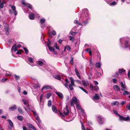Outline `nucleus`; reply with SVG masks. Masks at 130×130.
<instances>
[{
	"mask_svg": "<svg viewBox=\"0 0 130 130\" xmlns=\"http://www.w3.org/2000/svg\"><path fill=\"white\" fill-rule=\"evenodd\" d=\"M22 3L25 6L28 7V8L31 9H32V7L31 5L26 3L24 1H22Z\"/></svg>",
	"mask_w": 130,
	"mask_h": 130,
	"instance_id": "5",
	"label": "nucleus"
},
{
	"mask_svg": "<svg viewBox=\"0 0 130 130\" xmlns=\"http://www.w3.org/2000/svg\"><path fill=\"white\" fill-rule=\"evenodd\" d=\"M45 21V20L44 19H42L40 20V22L41 23V27L43 28L45 27V26H43L44 25V22Z\"/></svg>",
	"mask_w": 130,
	"mask_h": 130,
	"instance_id": "7",
	"label": "nucleus"
},
{
	"mask_svg": "<svg viewBox=\"0 0 130 130\" xmlns=\"http://www.w3.org/2000/svg\"><path fill=\"white\" fill-rule=\"evenodd\" d=\"M48 48L50 51L53 52H54L55 51V50L53 48L50 47H49Z\"/></svg>",
	"mask_w": 130,
	"mask_h": 130,
	"instance_id": "46",
	"label": "nucleus"
},
{
	"mask_svg": "<svg viewBox=\"0 0 130 130\" xmlns=\"http://www.w3.org/2000/svg\"><path fill=\"white\" fill-rule=\"evenodd\" d=\"M119 117V119L120 121H124V119H125V117H123L122 116H121L120 115H118V116Z\"/></svg>",
	"mask_w": 130,
	"mask_h": 130,
	"instance_id": "21",
	"label": "nucleus"
},
{
	"mask_svg": "<svg viewBox=\"0 0 130 130\" xmlns=\"http://www.w3.org/2000/svg\"><path fill=\"white\" fill-rule=\"evenodd\" d=\"M11 75L10 73L9 72H7L5 74V75L6 76H10Z\"/></svg>",
	"mask_w": 130,
	"mask_h": 130,
	"instance_id": "53",
	"label": "nucleus"
},
{
	"mask_svg": "<svg viewBox=\"0 0 130 130\" xmlns=\"http://www.w3.org/2000/svg\"><path fill=\"white\" fill-rule=\"evenodd\" d=\"M99 98V95L97 94H96L95 96L93 97L92 99L93 100H98Z\"/></svg>",
	"mask_w": 130,
	"mask_h": 130,
	"instance_id": "13",
	"label": "nucleus"
},
{
	"mask_svg": "<svg viewBox=\"0 0 130 130\" xmlns=\"http://www.w3.org/2000/svg\"><path fill=\"white\" fill-rule=\"evenodd\" d=\"M27 125L30 128H32L34 130H37L35 127L30 124H28Z\"/></svg>",
	"mask_w": 130,
	"mask_h": 130,
	"instance_id": "24",
	"label": "nucleus"
},
{
	"mask_svg": "<svg viewBox=\"0 0 130 130\" xmlns=\"http://www.w3.org/2000/svg\"><path fill=\"white\" fill-rule=\"evenodd\" d=\"M78 102L76 97H73L70 102V104L71 106H73L74 104H77Z\"/></svg>",
	"mask_w": 130,
	"mask_h": 130,
	"instance_id": "2",
	"label": "nucleus"
},
{
	"mask_svg": "<svg viewBox=\"0 0 130 130\" xmlns=\"http://www.w3.org/2000/svg\"><path fill=\"white\" fill-rule=\"evenodd\" d=\"M8 121L11 127H13V124L11 121L10 120H8Z\"/></svg>",
	"mask_w": 130,
	"mask_h": 130,
	"instance_id": "26",
	"label": "nucleus"
},
{
	"mask_svg": "<svg viewBox=\"0 0 130 130\" xmlns=\"http://www.w3.org/2000/svg\"><path fill=\"white\" fill-rule=\"evenodd\" d=\"M33 58H31V57H29L28 58V60L30 63L33 62Z\"/></svg>",
	"mask_w": 130,
	"mask_h": 130,
	"instance_id": "45",
	"label": "nucleus"
},
{
	"mask_svg": "<svg viewBox=\"0 0 130 130\" xmlns=\"http://www.w3.org/2000/svg\"><path fill=\"white\" fill-rule=\"evenodd\" d=\"M51 95V93H48L46 94V97L47 99H48L50 96Z\"/></svg>",
	"mask_w": 130,
	"mask_h": 130,
	"instance_id": "35",
	"label": "nucleus"
},
{
	"mask_svg": "<svg viewBox=\"0 0 130 130\" xmlns=\"http://www.w3.org/2000/svg\"><path fill=\"white\" fill-rule=\"evenodd\" d=\"M17 118L18 119L21 121H22L23 119V117L22 116H18Z\"/></svg>",
	"mask_w": 130,
	"mask_h": 130,
	"instance_id": "37",
	"label": "nucleus"
},
{
	"mask_svg": "<svg viewBox=\"0 0 130 130\" xmlns=\"http://www.w3.org/2000/svg\"><path fill=\"white\" fill-rule=\"evenodd\" d=\"M68 107L66 105V108L64 109L63 110V113L65 115H68L69 113V111L68 110Z\"/></svg>",
	"mask_w": 130,
	"mask_h": 130,
	"instance_id": "3",
	"label": "nucleus"
},
{
	"mask_svg": "<svg viewBox=\"0 0 130 130\" xmlns=\"http://www.w3.org/2000/svg\"><path fill=\"white\" fill-rule=\"evenodd\" d=\"M11 9L14 12V14L15 15H16L17 14V12L16 10V7L14 6L11 5L10 6Z\"/></svg>",
	"mask_w": 130,
	"mask_h": 130,
	"instance_id": "8",
	"label": "nucleus"
},
{
	"mask_svg": "<svg viewBox=\"0 0 130 130\" xmlns=\"http://www.w3.org/2000/svg\"><path fill=\"white\" fill-rule=\"evenodd\" d=\"M16 106L15 105L12 107H10L9 108V109L10 110H12L16 109Z\"/></svg>",
	"mask_w": 130,
	"mask_h": 130,
	"instance_id": "25",
	"label": "nucleus"
},
{
	"mask_svg": "<svg viewBox=\"0 0 130 130\" xmlns=\"http://www.w3.org/2000/svg\"><path fill=\"white\" fill-rule=\"evenodd\" d=\"M82 85L84 87H87L88 85V82L87 81L85 80L82 81Z\"/></svg>",
	"mask_w": 130,
	"mask_h": 130,
	"instance_id": "10",
	"label": "nucleus"
},
{
	"mask_svg": "<svg viewBox=\"0 0 130 130\" xmlns=\"http://www.w3.org/2000/svg\"><path fill=\"white\" fill-rule=\"evenodd\" d=\"M76 108L77 109L79 110H81L82 109L80 106L79 105L77 104H76Z\"/></svg>",
	"mask_w": 130,
	"mask_h": 130,
	"instance_id": "41",
	"label": "nucleus"
},
{
	"mask_svg": "<svg viewBox=\"0 0 130 130\" xmlns=\"http://www.w3.org/2000/svg\"><path fill=\"white\" fill-rule=\"evenodd\" d=\"M29 19L31 20H33L35 18V16L34 14L33 13H31L29 14Z\"/></svg>",
	"mask_w": 130,
	"mask_h": 130,
	"instance_id": "11",
	"label": "nucleus"
},
{
	"mask_svg": "<svg viewBox=\"0 0 130 130\" xmlns=\"http://www.w3.org/2000/svg\"><path fill=\"white\" fill-rule=\"evenodd\" d=\"M52 34L54 35H55L56 34V33L55 30H53L52 31Z\"/></svg>",
	"mask_w": 130,
	"mask_h": 130,
	"instance_id": "62",
	"label": "nucleus"
},
{
	"mask_svg": "<svg viewBox=\"0 0 130 130\" xmlns=\"http://www.w3.org/2000/svg\"><path fill=\"white\" fill-rule=\"evenodd\" d=\"M18 110L19 112L22 114L23 113V112L22 110L20 108H18Z\"/></svg>",
	"mask_w": 130,
	"mask_h": 130,
	"instance_id": "48",
	"label": "nucleus"
},
{
	"mask_svg": "<svg viewBox=\"0 0 130 130\" xmlns=\"http://www.w3.org/2000/svg\"><path fill=\"white\" fill-rule=\"evenodd\" d=\"M99 89V88L98 86H94L93 90H95L96 91H98Z\"/></svg>",
	"mask_w": 130,
	"mask_h": 130,
	"instance_id": "36",
	"label": "nucleus"
},
{
	"mask_svg": "<svg viewBox=\"0 0 130 130\" xmlns=\"http://www.w3.org/2000/svg\"><path fill=\"white\" fill-rule=\"evenodd\" d=\"M52 109L53 111L55 112H56L57 111V109H56L55 107L54 106H52Z\"/></svg>",
	"mask_w": 130,
	"mask_h": 130,
	"instance_id": "29",
	"label": "nucleus"
},
{
	"mask_svg": "<svg viewBox=\"0 0 130 130\" xmlns=\"http://www.w3.org/2000/svg\"><path fill=\"white\" fill-rule=\"evenodd\" d=\"M73 85L71 84H70L69 85V87L71 90H72L73 89Z\"/></svg>",
	"mask_w": 130,
	"mask_h": 130,
	"instance_id": "39",
	"label": "nucleus"
},
{
	"mask_svg": "<svg viewBox=\"0 0 130 130\" xmlns=\"http://www.w3.org/2000/svg\"><path fill=\"white\" fill-rule=\"evenodd\" d=\"M15 78L16 79H19V77L16 75H15Z\"/></svg>",
	"mask_w": 130,
	"mask_h": 130,
	"instance_id": "63",
	"label": "nucleus"
},
{
	"mask_svg": "<svg viewBox=\"0 0 130 130\" xmlns=\"http://www.w3.org/2000/svg\"><path fill=\"white\" fill-rule=\"evenodd\" d=\"M37 62V64L40 66H42L44 64V62H43L41 61H38Z\"/></svg>",
	"mask_w": 130,
	"mask_h": 130,
	"instance_id": "18",
	"label": "nucleus"
},
{
	"mask_svg": "<svg viewBox=\"0 0 130 130\" xmlns=\"http://www.w3.org/2000/svg\"><path fill=\"white\" fill-rule=\"evenodd\" d=\"M120 84L122 88L121 90L122 91H124L126 90V85L124 83H123L122 82H121Z\"/></svg>",
	"mask_w": 130,
	"mask_h": 130,
	"instance_id": "6",
	"label": "nucleus"
},
{
	"mask_svg": "<svg viewBox=\"0 0 130 130\" xmlns=\"http://www.w3.org/2000/svg\"><path fill=\"white\" fill-rule=\"evenodd\" d=\"M74 23L75 24H78V25H82V24L80 23H79L78 22V21L77 20H75L74 21Z\"/></svg>",
	"mask_w": 130,
	"mask_h": 130,
	"instance_id": "38",
	"label": "nucleus"
},
{
	"mask_svg": "<svg viewBox=\"0 0 130 130\" xmlns=\"http://www.w3.org/2000/svg\"><path fill=\"white\" fill-rule=\"evenodd\" d=\"M80 110L81 111L82 113V114L83 115H84V116H85V115L84 110H83L82 109H81Z\"/></svg>",
	"mask_w": 130,
	"mask_h": 130,
	"instance_id": "56",
	"label": "nucleus"
},
{
	"mask_svg": "<svg viewBox=\"0 0 130 130\" xmlns=\"http://www.w3.org/2000/svg\"><path fill=\"white\" fill-rule=\"evenodd\" d=\"M93 83L96 85H98V82L96 81H94V82H93Z\"/></svg>",
	"mask_w": 130,
	"mask_h": 130,
	"instance_id": "58",
	"label": "nucleus"
},
{
	"mask_svg": "<svg viewBox=\"0 0 130 130\" xmlns=\"http://www.w3.org/2000/svg\"><path fill=\"white\" fill-rule=\"evenodd\" d=\"M24 50L25 51L26 53H27L28 52V50L26 48L24 47Z\"/></svg>",
	"mask_w": 130,
	"mask_h": 130,
	"instance_id": "59",
	"label": "nucleus"
},
{
	"mask_svg": "<svg viewBox=\"0 0 130 130\" xmlns=\"http://www.w3.org/2000/svg\"><path fill=\"white\" fill-rule=\"evenodd\" d=\"M46 45L49 48V47H50L51 45V43L50 41H48V42H47L46 43Z\"/></svg>",
	"mask_w": 130,
	"mask_h": 130,
	"instance_id": "42",
	"label": "nucleus"
},
{
	"mask_svg": "<svg viewBox=\"0 0 130 130\" xmlns=\"http://www.w3.org/2000/svg\"><path fill=\"white\" fill-rule=\"evenodd\" d=\"M90 88L92 90H93V88H94V87H93L92 86V84H90Z\"/></svg>",
	"mask_w": 130,
	"mask_h": 130,
	"instance_id": "54",
	"label": "nucleus"
},
{
	"mask_svg": "<svg viewBox=\"0 0 130 130\" xmlns=\"http://www.w3.org/2000/svg\"><path fill=\"white\" fill-rule=\"evenodd\" d=\"M65 47H66V49L67 50L69 51L71 50V48L70 46L69 45H66L65 46Z\"/></svg>",
	"mask_w": 130,
	"mask_h": 130,
	"instance_id": "43",
	"label": "nucleus"
},
{
	"mask_svg": "<svg viewBox=\"0 0 130 130\" xmlns=\"http://www.w3.org/2000/svg\"><path fill=\"white\" fill-rule=\"evenodd\" d=\"M103 119L101 115H99L97 116V120L99 122V123L102 124L103 123V122L102 120Z\"/></svg>",
	"mask_w": 130,
	"mask_h": 130,
	"instance_id": "4",
	"label": "nucleus"
},
{
	"mask_svg": "<svg viewBox=\"0 0 130 130\" xmlns=\"http://www.w3.org/2000/svg\"><path fill=\"white\" fill-rule=\"evenodd\" d=\"M125 72V70L123 69H119V72L120 74L123 73Z\"/></svg>",
	"mask_w": 130,
	"mask_h": 130,
	"instance_id": "22",
	"label": "nucleus"
},
{
	"mask_svg": "<svg viewBox=\"0 0 130 130\" xmlns=\"http://www.w3.org/2000/svg\"><path fill=\"white\" fill-rule=\"evenodd\" d=\"M22 101L23 102L24 104L25 105H27L28 104V102L27 100H25L24 99H23Z\"/></svg>",
	"mask_w": 130,
	"mask_h": 130,
	"instance_id": "23",
	"label": "nucleus"
},
{
	"mask_svg": "<svg viewBox=\"0 0 130 130\" xmlns=\"http://www.w3.org/2000/svg\"><path fill=\"white\" fill-rule=\"evenodd\" d=\"M50 89H51V87L50 86L48 85H46L44 86L43 88L42 89V90H43L44 89L47 90Z\"/></svg>",
	"mask_w": 130,
	"mask_h": 130,
	"instance_id": "17",
	"label": "nucleus"
},
{
	"mask_svg": "<svg viewBox=\"0 0 130 130\" xmlns=\"http://www.w3.org/2000/svg\"><path fill=\"white\" fill-rule=\"evenodd\" d=\"M119 103L117 101H115L111 103V104L112 106H115L116 105H118Z\"/></svg>",
	"mask_w": 130,
	"mask_h": 130,
	"instance_id": "27",
	"label": "nucleus"
},
{
	"mask_svg": "<svg viewBox=\"0 0 130 130\" xmlns=\"http://www.w3.org/2000/svg\"><path fill=\"white\" fill-rule=\"evenodd\" d=\"M117 4V3L115 2L114 1L112 3H111L110 4V5H116Z\"/></svg>",
	"mask_w": 130,
	"mask_h": 130,
	"instance_id": "52",
	"label": "nucleus"
},
{
	"mask_svg": "<svg viewBox=\"0 0 130 130\" xmlns=\"http://www.w3.org/2000/svg\"><path fill=\"white\" fill-rule=\"evenodd\" d=\"M80 123H81V124H82V130H86L85 128V127L84 126V125L83 124V123L82 122L81 120H80Z\"/></svg>",
	"mask_w": 130,
	"mask_h": 130,
	"instance_id": "34",
	"label": "nucleus"
},
{
	"mask_svg": "<svg viewBox=\"0 0 130 130\" xmlns=\"http://www.w3.org/2000/svg\"><path fill=\"white\" fill-rule=\"evenodd\" d=\"M8 79L6 78H2L1 80V81L2 82H4L7 80Z\"/></svg>",
	"mask_w": 130,
	"mask_h": 130,
	"instance_id": "47",
	"label": "nucleus"
},
{
	"mask_svg": "<svg viewBox=\"0 0 130 130\" xmlns=\"http://www.w3.org/2000/svg\"><path fill=\"white\" fill-rule=\"evenodd\" d=\"M52 104V101L51 100H49L48 102V106L49 107H51Z\"/></svg>",
	"mask_w": 130,
	"mask_h": 130,
	"instance_id": "31",
	"label": "nucleus"
},
{
	"mask_svg": "<svg viewBox=\"0 0 130 130\" xmlns=\"http://www.w3.org/2000/svg\"><path fill=\"white\" fill-rule=\"evenodd\" d=\"M130 94V93L129 92H128L127 91H124V92L123 93V95H127V94Z\"/></svg>",
	"mask_w": 130,
	"mask_h": 130,
	"instance_id": "44",
	"label": "nucleus"
},
{
	"mask_svg": "<svg viewBox=\"0 0 130 130\" xmlns=\"http://www.w3.org/2000/svg\"><path fill=\"white\" fill-rule=\"evenodd\" d=\"M43 95H41L40 96V102H41L42 100V98L43 97Z\"/></svg>",
	"mask_w": 130,
	"mask_h": 130,
	"instance_id": "57",
	"label": "nucleus"
},
{
	"mask_svg": "<svg viewBox=\"0 0 130 130\" xmlns=\"http://www.w3.org/2000/svg\"><path fill=\"white\" fill-rule=\"evenodd\" d=\"M32 111L34 114V116L36 119L39 118L37 112L34 111Z\"/></svg>",
	"mask_w": 130,
	"mask_h": 130,
	"instance_id": "20",
	"label": "nucleus"
},
{
	"mask_svg": "<svg viewBox=\"0 0 130 130\" xmlns=\"http://www.w3.org/2000/svg\"><path fill=\"white\" fill-rule=\"evenodd\" d=\"M54 77L55 78L59 80L61 79V77L59 76L58 75H54Z\"/></svg>",
	"mask_w": 130,
	"mask_h": 130,
	"instance_id": "30",
	"label": "nucleus"
},
{
	"mask_svg": "<svg viewBox=\"0 0 130 130\" xmlns=\"http://www.w3.org/2000/svg\"><path fill=\"white\" fill-rule=\"evenodd\" d=\"M75 72L76 73V74L77 75V76H78V78L80 79L81 77L80 76V74L76 69H75Z\"/></svg>",
	"mask_w": 130,
	"mask_h": 130,
	"instance_id": "19",
	"label": "nucleus"
},
{
	"mask_svg": "<svg viewBox=\"0 0 130 130\" xmlns=\"http://www.w3.org/2000/svg\"><path fill=\"white\" fill-rule=\"evenodd\" d=\"M70 80H71V84L73 85V86H75V84L74 83V80L73 79V78L72 77H71L70 78Z\"/></svg>",
	"mask_w": 130,
	"mask_h": 130,
	"instance_id": "28",
	"label": "nucleus"
},
{
	"mask_svg": "<svg viewBox=\"0 0 130 130\" xmlns=\"http://www.w3.org/2000/svg\"><path fill=\"white\" fill-rule=\"evenodd\" d=\"M113 88L116 91L119 92L120 91V89L119 86L117 85H115L113 86Z\"/></svg>",
	"mask_w": 130,
	"mask_h": 130,
	"instance_id": "9",
	"label": "nucleus"
},
{
	"mask_svg": "<svg viewBox=\"0 0 130 130\" xmlns=\"http://www.w3.org/2000/svg\"><path fill=\"white\" fill-rule=\"evenodd\" d=\"M36 119L37 120V121L39 123H40L41 122V120L39 117Z\"/></svg>",
	"mask_w": 130,
	"mask_h": 130,
	"instance_id": "60",
	"label": "nucleus"
},
{
	"mask_svg": "<svg viewBox=\"0 0 130 130\" xmlns=\"http://www.w3.org/2000/svg\"><path fill=\"white\" fill-rule=\"evenodd\" d=\"M113 112L115 114L117 115L118 116V115H119L118 113V112L115 110H113Z\"/></svg>",
	"mask_w": 130,
	"mask_h": 130,
	"instance_id": "49",
	"label": "nucleus"
},
{
	"mask_svg": "<svg viewBox=\"0 0 130 130\" xmlns=\"http://www.w3.org/2000/svg\"><path fill=\"white\" fill-rule=\"evenodd\" d=\"M73 60V58H72L70 60V63L72 64H73L74 63Z\"/></svg>",
	"mask_w": 130,
	"mask_h": 130,
	"instance_id": "55",
	"label": "nucleus"
},
{
	"mask_svg": "<svg viewBox=\"0 0 130 130\" xmlns=\"http://www.w3.org/2000/svg\"><path fill=\"white\" fill-rule=\"evenodd\" d=\"M56 93L58 96L60 97L61 99H62L63 98V95L62 94L61 92H56Z\"/></svg>",
	"mask_w": 130,
	"mask_h": 130,
	"instance_id": "16",
	"label": "nucleus"
},
{
	"mask_svg": "<svg viewBox=\"0 0 130 130\" xmlns=\"http://www.w3.org/2000/svg\"><path fill=\"white\" fill-rule=\"evenodd\" d=\"M4 2L3 1L2 2H0V8H2L4 7Z\"/></svg>",
	"mask_w": 130,
	"mask_h": 130,
	"instance_id": "32",
	"label": "nucleus"
},
{
	"mask_svg": "<svg viewBox=\"0 0 130 130\" xmlns=\"http://www.w3.org/2000/svg\"><path fill=\"white\" fill-rule=\"evenodd\" d=\"M112 81L113 83H116L117 80L116 78H113L112 79Z\"/></svg>",
	"mask_w": 130,
	"mask_h": 130,
	"instance_id": "64",
	"label": "nucleus"
},
{
	"mask_svg": "<svg viewBox=\"0 0 130 130\" xmlns=\"http://www.w3.org/2000/svg\"><path fill=\"white\" fill-rule=\"evenodd\" d=\"M5 30L6 32V34H8L9 29L7 24H6V26L5 27Z\"/></svg>",
	"mask_w": 130,
	"mask_h": 130,
	"instance_id": "14",
	"label": "nucleus"
},
{
	"mask_svg": "<svg viewBox=\"0 0 130 130\" xmlns=\"http://www.w3.org/2000/svg\"><path fill=\"white\" fill-rule=\"evenodd\" d=\"M124 45L126 48L129 47H130V42H128L127 41H126Z\"/></svg>",
	"mask_w": 130,
	"mask_h": 130,
	"instance_id": "12",
	"label": "nucleus"
},
{
	"mask_svg": "<svg viewBox=\"0 0 130 130\" xmlns=\"http://www.w3.org/2000/svg\"><path fill=\"white\" fill-rule=\"evenodd\" d=\"M84 13H82L81 14V16L83 15H84V16L82 20V25L86 26L88 23V22L87 20L89 19V15L88 14V10L87 9H85L83 11Z\"/></svg>",
	"mask_w": 130,
	"mask_h": 130,
	"instance_id": "1",
	"label": "nucleus"
},
{
	"mask_svg": "<svg viewBox=\"0 0 130 130\" xmlns=\"http://www.w3.org/2000/svg\"><path fill=\"white\" fill-rule=\"evenodd\" d=\"M70 33L72 35H74L77 34V33L76 32L71 31L70 32Z\"/></svg>",
	"mask_w": 130,
	"mask_h": 130,
	"instance_id": "51",
	"label": "nucleus"
},
{
	"mask_svg": "<svg viewBox=\"0 0 130 130\" xmlns=\"http://www.w3.org/2000/svg\"><path fill=\"white\" fill-rule=\"evenodd\" d=\"M125 119H124V121H127L129 120L130 119V118L128 117H125Z\"/></svg>",
	"mask_w": 130,
	"mask_h": 130,
	"instance_id": "50",
	"label": "nucleus"
},
{
	"mask_svg": "<svg viewBox=\"0 0 130 130\" xmlns=\"http://www.w3.org/2000/svg\"><path fill=\"white\" fill-rule=\"evenodd\" d=\"M79 88L80 89H81V90H82L84 92H85L87 94L88 93V92L86 91V90H85L84 89H83L82 87H79Z\"/></svg>",
	"mask_w": 130,
	"mask_h": 130,
	"instance_id": "40",
	"label": "nucleus"
},
{
	"mask_svg": "<svg viewBox=\"0 0 130 130\" xmlns=\"http://www.w3.org/2000/svg\"><path fill=\"white\" fill-rule=\"evenodd\" d=\"M16 45L17 44H14L13 45L11 48L12 51L14 50H15L14 52H15L17 50V47H16Z\"/></svg>",
	"mask_w": 130,
	"mask_h": 130,
	"instance_id": "15",
	"label": "nucleus"
},
{
	"mask_svg": "<svg viewBox=\"0 0 130 130\" xmlns=\"http://www.w3.org/2000/svg\"><path fill=\"white\" fill-rule=\"evenodd\" d=\"M95 65L96 67L100 68L101 66V64L100 62H97L96 63Z\"/></svg>",
	"mask_w": 130,
	"mask_h": 130,
	"instance_id": "33",
	"label": "nucleus"
},
{
	"mask_svg": "<svg viewBox=\"0 0 130 130\" xmlns=\"http://www.w3.org/2000/svg\"><path fill=\"white\" fill-rule=\"evenodd\" d=\"M126 108H127L128 110H130V104L127 105L126 106Z\"/></svg>",
	"mask_w": 130,
	"mask_h": 130,
	"instance_id": "61",
	"label": "nucleus"
}]
</instances>
